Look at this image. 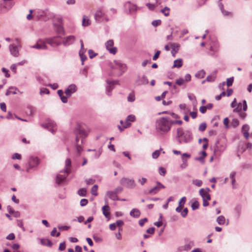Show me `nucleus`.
<instances>
[{
  "label": "nucleus",
  "instance_id": "6e6552de",
  "mask_svg": "<svg viewBox=\"0 0 252 252\" xmlns=\"http://www.w3.org/2000/svg\"><path fill=\"white\" fill-rule=\"evenodd\" d=\"M46 43V39L45 40L40 39L37 41L36 43L34 45L31 47L38 50L46 49L47 48Z\"/></svg>",
  "mask_w": 252,
  "mask_h": 252
},
{
  "label": "nucleus",
  "instance_id": "b1692460",
  "mask_svg": "<svg viewBox=\"0 0 252 252\" xmlns=\"http://www.w3.org/2000/svg\"><path fill=\"white\" fill-rule=\"evenodd\" d=\"M107 195L109 197V198L113 200L118 199V196L117 195V192H115L114 191H108L107 193Z\"/></svg>",
  "mask_w": 252,
  "mask_h": 252
},
{
  "label": "nucleus",
  "instance_id": "9d476101",
  "mask_svg": "<svg viewBox=\"0 0 252 252\" xmlns=\"http://www.w3.org/2000/svg\"><path fill=\"white\" fill-rule=\"evenodd\" d=\"M210 190L209 189H201L199 190V194L202 197L203 200L208 199L210 200L211 197L208 192Z\"/></svg>",
  "mask_w": 252,
  "mask_h": 252
},
{
  "label": "nucleus",
  "instance_id": "338daca9",
  "mask_svg": "<svg viewBox=\"0 0 252 252\" xmlns=\"http://www.w3.org/2000/svg\"><path fill=\"white\" fill-rule=\"evenodd\" d=\"M6 238L8 240H14L15 239V235L13 233H11L7 236Z\"/></svg>",
  "mask_w": 252,
  "mask_h": 252
},
{
  "label": "nucleus",
  "instance_id": "4c0bfd02",
  "mask_svg": "<svg viewBox=\"0 0 252 252\" xmlns=\"http://www.w3.org/2000/svg\"><path fill=\"white\" fill-rule=\"evenodd\" d=\"M160 153V150H156L152 154V157L154 158H157Z\"/></svg>",
  "mask_w": 252,
  "mask_h": 252
},
{
  "label": "nucleus",
  "instance_id": "13d9d810",
  "mask_svg": "<svg viewBox=\"0 0 252 252\" xmlns=\"http://www.w3.org/2000/svg\"><path fill=\"white\" fill-rule=\"evenodd\" d=\"M65 244L64 242L60 244L59 250L60 251H63L65 249Z\"/></svg>",
  "mask_w": 252,
  "mask_h": 252
},
{
  "label": "nucleus",
  "instance_id": "0e129e2a",
  "mask_svg": "<svg viewBox=\"0 0 252 252\" xmlns=\"http://www.w3.org/2000/svg\"><path fill=\"white\" fill-rule=\"evenodd\" d=\"M116 224V226L121 227L124 224V222L122 220H119L116 221L115 223Z\"/></svg>",
  "mask_w": 252,
  "mask_h": 252
},
{
  "label": "nucleus",
  "instance_id": "ddd939ff",
  "mask_svg": "<svg viewBox=\"0 0 252 252\" xmlns=\"http://www.w3.org/2000/svg\"><path fill=\"white\" fill-rule=\"evenodd\" d=\"M170 45L172 49L171 54L174 57H175L176 54L178 52L180 45L179 44L176 43H170Z\"/></svg>",
  "mask_w": 252,
  "mask_h": 252
},
{
  "label": "nucleus",
  "instance_id": "f257e3e1",
  "mask_svg": "<svg viewBox=\"0 0 252 252\" xmlns=\"http://www.w3.org/2000/svg\"><path fill=\"white\" fill-rule=\"evenodd\" d=\"M172 120L168 117L158 119L156 122V129L159 134H165L168 132L172 126Z\"/></svg>",
  "mask_w": 252,
  "mask_h": 252
},
{
  "label": "nucleus",
  "instance_id": "f704fd0d",
  "mask_svg": "<svg viewBox=\"0 0 252 252\" xmlns=\"http://www.w3.org/2000/svg\"><path fill=\"white\" fill-rule=\"evenodd\" d=\"M135 94L133 92L129 94L127 97V100L129 102H133L135 100Z\"/></svg>",
  "mask_w": 252,
  "mask_h": 252
},
{
  "label": "nucleus",
  "instance_id": "5fc2aeb1",
  "mask_svg": "<svg viewBox=\"0 0 252 252\" xmlns=\"http://www.w3.org/2000/svg\"><path fill=\"white\" fill-rule=\"evenodd\" d=\"M160 52L159 51H158L154 55V56H153V60L154 61H156L158 59V58L159 57V54H160Z\"/></svg>",
  "mask_w": 252,
  "mask_h": 252
},
{
  "label": "nucleus",
  "instance_id": "774afa93",
  "mask_svg": "<svg viewBox=\"0 0 252 252\" xmlns=\"http://www.w3.org/2000/svg\"><path fill=\"white\" fill-rule=\"evenodd\" d=\"M155 231V228L154 227H151L147 230V232L149 234H153Z\"/></svg>",
  "mask_w": 252,
  "mask_h": 252
},
{
  "label": "nucleus",
  "instance_id": "69168bd1",
  "mask_svg": "<svg viewBox=\"0 0 252 252\" xmlns=\"http://www.w3.org/2000/svg\"><path fill=\"white\" fill-rule=\"evenodd\" d=\"M246 116L247 114L246 113L241 112H239V117L240 118L244 119L246 117Z\"/></svg>",
  "mask_w": 252,
  "mask_h": 252
},
{
  "label": "nucleus",
  "instance_id": "1a4fd4ad",
  "mask_svg": "<svg viewBox=\"0 0 252 252\" xmlns=\"http://www.w3.org/2000/svg\"><path fill=\"white\" fill-rule=\"evenodd\" d=\"M191 79V76L189 74H187L185 75V78H179L176 80V84L179 86L183 85L184 83L189 81Z\"/></svg>",
  "mask_w": 252,
  "mask_h": 252
},
{
  "label": "nucleus",
  "instance_id": "2eb2a0df",
  "mask_svg": "<svg viewBox=\"0 0 252 252\" xmlns=\"http://www.w3.org/2000/svg\"><path fill=\"white\" fill-rule=\"evenodd\" d=\"M76 87L75 85H70L65 91V94L67 96H70L71 94L76 90Z\"/></svg>",
  "mask_w": 252,
  "mask_h": 252
},
{
  "label": "nucleus",
  "instance_id": "20e7f679",
  "mask_svg": "<svg viewBox=\"0 0 252 252\" xmlns=\"http://www.w3.org/2000/svg\"><path fill=\"white\" fill-rule=\"evenodd\" d=\"M94 18L98 22L108 21L109 20L105 13L100 9H98L96 11L94 15Z\"/></svg>",
  "mask_w": 252,
  "mask_h": 252
},
{
  "label": "nucleus",
  "instance_id": "58836bf2",
  "mask_svg": "<svg viewBox=\"0 0 252 252\" xmlns=\"http://www.w3.org/2000/svg\"><path fill=\"white\" fill-rule=\"evenodd\" d=\"M199 203L197 201H195L191 205L192 210H194L198 208Z\"/></svg>",
  "mask_w": 252,
  "mask_h": 252
},
{
  "label": "nucleus",
  "instance_id": "c85d7f7f",
  "mask_svg": "<svg viewBox=\"0 0 252 252\" xmlns=\"http://www.w3.org/2000/svg\"><path fill=\"white\" fill-rule=\"evenodd\" d=\"M130 214L131 216L137 218L140 216V212L138 209H133L131 211Z\"/></svg>",
  "mask_w": 252,
  "mask_h": 252
},
{
  "label": "nucleus",
  "instance_id": "a18cd8bd",
  "mask_svg": "<svg viewBox=\"0 0 252 252\" xmlns=\"http://www.w3.org/2000/svg\"><path fill=\"white\" fill-rule=\"evenodd\" d=\"M241 109H242V104L241 103H239L238 105H237V106L236 108H235L234 110H233V111L234 112H240L241 111Z\"/></svg>",
  "mask_w": 252,
  "mask_h": 252
},
{
  "label": "nucleus",
  "instance_id": "423d86ee",
  "mask_svg": "<svg viewBox=\"0 0 252 252\" xmlns=\"http://www.w3.org/2000/svg\"><path fill=\"white\" fill-rule=\"evenodd\" d=\"M112 67L114 69H119L120 74L123 73L126 69V66L125 64L122 63L120 61H114Z\"/></svg>",
  "mask_w": 252,
  "mask_h": 252
},
{
  "label": "nucleus",
  "instance_id": "864d4df0",
  "mask_svg": "<svg viewBox=\"0 0 252 252\" xmlns=\"http://www.w3.org/2000/svg\"><path fill=\"white\" fill-rule=\"evenodd\" d=\"M147 221H148V220L146 218L141 219V220H139V224L140 226H143L144 224V223L146 222H147Z\"/></svg>",
  "mask_w": 252,
  "mask_h": 252
},
{
  "label": "nucleus",
  "instance_id": "6ab92c4d",
  "mask_svg": "<svg viewBox=\"0 0 252 252\" xmlns=\"http://www.w3.org/2000/svg\"><path fill=\"white\" fill-rule=\"evenodd\" d=\"M148 80L147 77L143 75L142 76H139L137 80V83L139 85H146L148 84Z\"/></svg>",
  "mask_w": 252,
  "mask_h": 252
},
{
  "label": "nucleus",
  "instance_id": "dca6fc26",
  "mask_svg": "<svg viewBox=\"0 0 252 252\" xmlns=\"http://www.w3.org/2000/svg\"><path fill=\"white\" fill-rule=\"evenodd\" d=\"M249 130L250 126L248 125H244L242 127L241 132L244 137L246 139H248L250 136V133H249Z\"/></svg>",
  "mask_w": 252,
  "mask_h": 252
},
{
  "label": "nucleus",
  "instance_id": "3c124183",
  "mask_svg": "<svg viewBox=\"0 0 252 252\" xmlns=\"http://www.w3.org/2000/svg\"><path fill=\"white\" fill-rule=\"evenodd\" d=\"M201 154H202V157H200V158H197V159L198 160H199V161H201L202 160L204 159V158L206 157L207 156V154H206V153L205 152V151H203L201 153Z\"/></svg>",
  "mask_w": 252,
  "mask_h": 252
},
{
  "label": "nucleus",
  "instance_id": "052dcab7",
  "mask_svg": "<svg viewBox=\"0 0 252 252\" xmlns=\"http://www.w3.org/2000/svg\"><path fill=\"white\" fill-rule=\"evenodd\" d=\"M199 111L201 113L204 114L206 112L207 109L205 106H202L199 108Z\"/></svg>",
  "mask_w": 252,
  "mask_h": 252
},
{
  "label": "nucleus",
  "instance_id": "473e14b6",
  "mask_svg": "<svg viewBox=\"0 0 252 252\" xmlns=\"http://www.w3.org/2000/svg\"><path fill=\"white\" fill-rule=\"evenodd\" d=\"M87 193V190L85 188L80 189L78 191V194L81 196H85Z\"/></svg>",
  "mask_w": 252,
  "mask_h": 252
},
{
  "label": "nucleus",
  "instance_id": "f3484780",
  "mask_svg": "<svg viewBox=\"0 0 252 252\" xmlns=\"http://www.w3.org/2000/svg\"><path fill=\"white\" fill-rule=\"evenodd\" d=\"M29 164L31 168L35 167L39 164L38 159L36 157H31L29 159Z\"/></svg>",
  "mask_w": 252,
  "mask_h": 252
},
{
  "label": "nucleus",
  "instance_id": "72a5a7b5",
  "mask_svg": "<svg viewBox=\"0 0 252 252\" xmlns=\"http://www.w3.org/2000/svg\"><path fill=\"white\" fill-rule=\"evenodd\" d=\"M97 189H98V186L96 185H94L91 189V193L93 195L96 196L97 195Z\"/></svg>",
  "mask_w": 252,
  "mask_h": 252
},
{
  "label": "nucleus",
  "instance_id": "a211bd4d",
  "mask_svg": "<svg viewBox=\"0 0 252 252\" xmlns=\"http://www.w3.org/2000/svg\"><path fill=\"white\" fill-rule=\"evenodd\" d=\"M47 128L52 133L55 132L57 130L56 124L52 121H49L47 124Z\"/></svg>",
  "mask_w": 252,
  "mask_h": 252
},
{
  "label": "nucleus",
  "instance_id": "412c9836",
  "mask_svg": "<svg viewBox=\"0 0 252 252\" xmlns=\"http://www.w3.org/2000/svg\"><path fill=\"white\" fill-rule=\"evenodd\" d=\"M9 50L11 54L14 57H18L19 55V51L16 46L10 45L9 46Z\"/></svg>",
  "mask_w": 252,
  "mask_h": 252
},
{
  "label": "nucleus",
  "instance_id": "09e8293b",
  "mask_svg": "<svg viewBox=\"0 0 252 252\" xmlns=\"http://www.w3.org/2000/svg\"><path fill=\"white\" fill-rule=\"evenodd\" d=\"M88 53H89V57L91 59L94 58L96 55V54H95L92 50H89L88 51Z\"/></svg>",
  "mask_w": 252,
  "mask_h": 252
},
{
  "label": "nucleus",
  "instance_id": "cd10ccee",
  "mask_svg": "<svg viewBox=\"0 0 252 252\" xmlns=\"http://www.w3.org/2000/svg\"><path fill=\"white\" fill-rule=\"evenodd\" d=\"M236 172H231L230 174V178L231 179V182H232V185L233 186V188H235V183H236V180L235 179V176H236Z\"/></svg>",
  "mask_w": 252,
  "mask_h": 252
},
{
  "label": "nucleus",
  "instance_id": "0eeeda50",
  "mask_svg": "<svg viewBox=\"0 0 252 252\" xmlns=\"http://www.w3.org/2000/svg\"><path fill=\"white\" fill-rule=\"evenodd\" d=\"M114 45V41L113 40L110 39L107 41L105 43L106 49L109 51L111 54L113 55L115 54L117 52L116 47H113Z\"/></svg>",
  "mask_w": 252,
  "mask_h": 252
},
{
  "label": "nucleus",
  "instance_id": "79ce46f5",
  "mask_svg": "<svg viewBox=\"0 0 252 252\" xmlns=\"http://www.w3.org/2000/svg\"><path fill=\"white\" fill-rule=\"evenodd\" d=\"M207 125L206 123H202L199 126V130L201 131H203L206 128Z\"/></svg>",
  "mask_w": 252,
  "mask_h": 252
},
{
  "label": "nucleus",
  "instance_id": "e2e57ef3",
  "mask_svg": "<svg viewBox=\"0 0 252 252\" xmlns=\"http://www.w3.org/2000/svg\"><path fill=\"white\" fill-rule=\"evenodd\" d=\"M0 108L1 109L4 111V112H5L6 111V105L5 103H1L0 104Z\"/></svg>",
  "mask_w": 252,
  "mask_h": 252
},
{
  "label": "nucleus",
  "instance_id": "8fccbe9b",
  "mask_svg": "<svg viewBox=\"0 0 252 252\" xmlns=\"http://www.w3.org/2000/svg\"><path fill=\"white\" fill-rule=\"evenodd\" d=\"M88 203V201L86 199H82L80 201V205L81 206H86Z\"/></svg>",
  "mask_w": 252,
  "mask_h": 252
},
{
  "label": "nucleus",
  "instance_id": "603ef678",
  "mask_svg": "<svg viewBox=\"0 0 252 252\" xmlns=\"http://www.w3.org/2000/svg\"><path fill=\"white\" fill-rule=\"evenodd\" d=\"M232 124L234 127H236L239 125V122L237 119H234L232 121Z\"/></svg>",
  "mask_w": 252,
  "mask_h": 252
},
{
  "label": "nucleus",
  "instance_id": "2f4dec72",
  "mask_svg": "<svg viewBox=\"0 0 252 252\" xmlns=\"http://www.w3.org/2000/svg\"><path fill=\"white\" fill-rule=\"evenodd\" d=\"M217 221L219 224L222 225L225 223V220L223 216H220L217 218Z\"/></svg>",
  "mask_w": 252,
  "mask_h": 252
},
{
  "label": "nucleus",
  "instance_id": "4468645a",
  "mask_svg": "<svg viewBox=\"0 0 252 252\" xmlns=\"http://www.w3.org/2000/svg\"><path fill=\"white\" fill-rule=\"evenodd\" d=\"M46 42L52 46H56L60 44V42L58 40V37L47 39Z\"/></svg>",
  "mask_w": 252,
  "mask_h": 252
},
{
  "label": "nucleus",
  "instance_id": "39448f33",
  "mask_svg": "<svg viewBox=\"0 0 252 252\" xmlns=\"http://www.w3.org/2000/svg\"><path fill=\"white\" fill-rule=\"evenodd\" d=\"M120 183L122 185L130 189H133L136 186L134 180L127 178H123L120 181Z\"/></svg>",
  "mask_w": 252,
  "mask_h": 252
},
{
  "label": "nucleus",
  "instance_id": "f8f14e48",
  "mask_svg": "<svg viewBox=\"0 0 252 252\" xmlns=\"http://www.w3.org/2000/svg\"><path fill=\"white\" fill-rule=\"evenodd\" d=\"M184 135V132L183 131V129L181 128H178L177 130V137L178 139V141L180 143L187 142L186 139H184L183 138V136Z\"/></svg>",
  "mask_w": 252,
  "mask_h": 252
},
{
  "label": "nucleus",
  "instance_id": "f03ea898",
  "mask_svg": "<svg viewBox=\"0 0 252 252\" xmlns=\"http://www.w3.org/2000/svg\"><path fill=\"white\" fill-rule=\"evenodd\" d=\"M76 137V147L78 155H80L81 151L83 150L82 145L83 144V140L87 135L86 131L82 127H78L75 131Z\"/></svg>",
  "mask_w": 252,
  "mask_h": 252
},
{
  "label": "nucleus",
  "instance_id": "680f3d73",
  "mask_svg": "<svg viewBox=\"0 0 252 252\" xmlns=\"http://www.w3.org/2000/svg\"><path fill=\"white\" fill-rule=\"evenodd\" d=\"M188 209L185 208L182 212H181V215L183 217H185L188 214Z\"/></svg>",
  "mask_w": 252,
  "mask_h": 252
},
{
  "label": "nucleus",
  "instance_id": "37998d69",
  "mask_svg": "<svg viewBox=\"0 0 252 252\" xmlns=\"http://www.w3.org/2000/svg\"><path fill=\"white\" fill-rule=\"evenodd\" d=\"M186 197H183L180 200L179 202V205L180 206L184 207V205L186 202Z\"/></svg>",
  "mask_w": 252,
  "mask_h": 252
},
{
  "label": "nucleus",
  "instance_id": "5701e85b",
  "mask_svg": "<svg viewBox=\"0 0 252 252\" xmlns=\"http://www.w3.org/2000/svg\"><path fill=\"white\" fill-rule=\"evenodd\" d=\"M71 165L70 159L67 158L65 160V171L64 172L68 174L70 172V168Z\"/></svg>",
  "mask_w": 252,
  "mask_h": 252
},
{
  "label": "nucleus",
  "instance_id": "49530a36",
  "mask_svg": "<svg viewBox=\"0 0 252 252\" xmlns=\"http://www.w3.org/2000/svg\"><path fill=\"white\" fill-rule=\"evenodd\" d=\"M40 94H48L49 93V91L45 88H42L40 89Z\"/></svg>",
  "mask_w": 252,
  "mask_h": 252
},
{
  "label": "nucleus",
  "instance_id": "de8ad7c7",
  "mask_svg": "<svg viewBox=\"0 0 252 252\" xmlns=\"http://www.w3.org/2000/svg\"><path fill=\"white\" fill-rule=\"evenodd\" d=\"M12 158L13 159H21V156L18 153H15L13 155Z\"/></svg>",
  "mask_w": 252,
  "mask_h": 252
},
{
  "label": "nucleus",
  "instance_id": "7ed1b4c3",
  "mask_svg": "<svg viewBox=\"0 0 252 252\" xmlns=\"http://www.w3.org/2000/svg\"><path fill=\"white\" fill-rule=\"evenodd\" d=\"M135 120V116L133 115H130L127 117L125 122H124L123 121H120L121 126H119L118 128L120 130V131H122L124 129L130 126L131 122H134Z\"/></svg>",
  "mask_w": 252,
  "mask_h": 252
},
{
  "label": "nucleus",
  "instance_id": "a878e982",
  "mask_svg": "<svg viewBox=\"0 0 252 252\" xmlns=\"http://www.w3.org/2000/svg\"><path fill=\"white\" fill-rule=\"evenodd\" d=\"M183 65V60L181 59L176 60L174 62L173 66L174 67L179 68Z\"/></svg>",
  "mask_w": 252,
  "mask_h": 252
},
{
  "label": "nucleus",
  "instance_id": "393cba45",
  "mask_svg": "<svg viewBox=\"0 0 252 252\" xmlns=\"http://www.w3.org/2000/svg\"><path fill=\"white\" fill-rule=\"evenodd\" d=\"M66 175H63L61 174H59L57 176L56 178V182L58 184H61L62 182H63L66 179Z\"/></svg>",
  "mask_w": 252,
  "mask_h": 252
},
{
  "label": "nucleus",
  "instance_id": "4d7b16f0",
  "mask_svg": "<svg viewBox=\"0 0 252 252\" xmlns=\"http://www.w3.org/2000/svg\"><path fill=\"white\" fill-rule=\"evenodd\" d=\"M146 6L148 7V8L150 10H153L156 5L154 4H151V3H147Z\"/></svg>",
  "mask_w": 252,
  "mask_h": 252
},
{
  "label": "nucleus",
  "instance_id": "aec40b11",
  "mask_svg": "<svg viewBox=\"0 0 252 252\" xmlns=\"http://www.w3.org/2000/svg\"><path fill=\"white\" fill-rule=\"evenodd\" d=\"M75 40V37L73 35L66 37L63 41V44L65 45L72 44Z\"/></svg>",
  "mask_w": 252,
  "mask_h": 252
},
{
  "label": "nucleus",
  "instance_id": "c9c22d12",
  "mask_svg": "<svg viewBox=\"0 0 252 252\" xmlns=\"http://www.w3.org/2000/svg\"><path fill=\"white\" fill-rule=\"evenodd\" d=\"M169 11L170 9L167 7H165L161 10V12L166 16H167L169 15Z\"/></svg>",
  "mask_w": 252,
  "mask_h": 252
},
{
  "label": "nucleus",
  "instance_id": "bb28decb",
  "mask_svg": "<svg viewBox=\"0 0 252 252\" xmlns=\"http://www.w3.org/2000/svg\"><path fill=\"white\" fill-rule=\"evenodd\" d=\"M91 24V21L87 16L84 15L83 18L82 25L83 26H88Z\"/></svg>",
  "mask_w": 252,
  "mask_h": 252
},
{
  "label": "nucleus",
  "instance_id": "6e6d98bb",
  "mask_svg": "<svg viewBox=\"0 0 252 252\" xmlns=\"http://www.w3.org/2000/svg\"><path fill=\"white\" fill-rule=\"evenodd\" d=\"M147 182V179L145 178H142L141 179H139L138 180V182L140 183L141 185H144V184Z\"/></svg>",
  "mask_w": 252,
  "mask_h": 252
},
{
  "label": "nucleus",
  "instance_id": "c03bdc74",
  "mask_svg": "<svg viewBox=\"0 0 252 252\" xmlns=\"http://www.w3.org/2000/svg\"><path fill=\"white\" fill-rule=\"evenodd\" d=\"M166 172V171L164 168H163L162 167H160L159 168V173L160 175L164 176Z\"/></svg>",
  "mask_w": 252,
  "mask_h": 252
},
{
  "label": "nucleus",
  "instance_id": "a19ab883",
  "mask_svg": "<svg viewBox=\"0 0 252 252\" xmlns=\"http://www.w3.org/2000/svg\"><path fill=\"white\" fill-rule=\"evenodd\" d=\"M233 81H234L233 77H231V78H228L227 79V81H226V85H227V87H230V86H232Z\"/></svg>",
  "mask_w": 252,
  "mask_h": 252
},
{
  "label": "nucleus",
  "instance_id": "7c9ffc66",
  "mask_svg": "<svg viewBox=\"0 0 252 252\" xmlns=\"http://www.w3.org/2000/svg\"><path fill=\"white\" fill-rule=\"evenodd\" d=\"M216 78V73H214L210 75L207 76L206 80L208 82H213Z\"/></svg>",
  "mask_w": 252,
  "mask_h": 252
},
{
  "label": "nucleus",
  "instance_id": "4be33fe9",
  "mask_svg": "<svg viewBox=\"0 0 252 252\" xmlns=\"http://www.w3.org/2000/svg\"><path fill=\"white\" fill-rule=\"evenodd\" d=\"M103 214L107 218H109L110 217V207L108 205H105L102 208Z\"/></svg>",
  "mask_w": 252,
  "mask_h": 252
},
{
  "label": "nucleus",
  "instance_id": "9b49d317",
  "mask_svg": "<svg viewBox=\"0 0 252 252\" xmlns=\"http://www.w3.org/2000/svg\"><path fill=\"white\" fill-rule=\"evenodd\" d=\"M157 186L150 189L149 191L150 194H155L158 192L160 189H164L165 187L159 182H157Z\"/></svg>",
  "mask_w": 252,
  "mask_h": 252
},
{
  "label": "nucleus",
  "instance_id": "c756f323",
  "mask_svg": "<svg viewBox=\"0 0 252 252\" xmlns=\"http://www.w3.org/2000/svg\"><path fill=\"white\" fill-rule=\"evenodd\" d=\"M205 75V72L203 70L199 71L195 74V77L198 78H203Z\"/></svg>",
  "mask_w": 252,
  "mask_h": 252
},
{
  "label": "nucleus",
  "instance_id": "ea45409f",
  "mask_svg": "<svg viewBox=\"0 0 252 252\" xmlns=\"http://www.w3.org/2000/svg\"><path fill=\"white\" fill-rule=\"evenodd\" d=\"M192 183L194 185L197 187H200L202 184V182L201 180L197 179L193 180Z\"/></svg>",
  "mask_w": 252,
  "mask_h": 252
},
{
  "label": "nucleus",
  "instance_id": "bf43d9fd",
  "mask_svg": "<svg viewBox=\"0 0 252 252\" xmlns=\"http://www.w3.org/2000/svg\"><path fill=\"white\" fill-rule=\"evenodd\" d=\"M122 231V228H119V233L118 234H116L117 238L119 240H120L122 239V235H121V232Z\"/></svg>",
  "mask_w": 252,
  "mask_h": 252
},
{
  "label": "nucleus",
  "instance_id": "e433bc0d",
  "mask_svg": "<svg viewBox=\"0 0 252 252\" xmlns=\"http://www.w3.org/2000/svg\"><path fill=\"white\" fill-rule=\"evenodd\" d=\"M60 233L57 232L56 228H54L52 230V231L51 232V235L52 236H56L57 237H58V236H60Z\"/></svg>",
  "mask_w": 252,
  "mask_h": 252
}]
</instances>
